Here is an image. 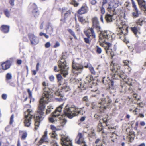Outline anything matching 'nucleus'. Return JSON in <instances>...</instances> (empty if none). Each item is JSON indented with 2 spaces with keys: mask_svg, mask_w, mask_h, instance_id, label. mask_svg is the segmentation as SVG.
Here are the masks:
<instances>
[{
  "mask_svg": "<svg viewBox=\"0 0 146 146\" xmlns=\"http://www.w3.org/2000/svg\"><path fill=\"white\" fill-rule=\"evenodd\" d=\"M127 33L125 31L124 29H123L120 30L117 34L119 36V38L125 41L126 40V35Z\"/></svg>",
  "mask_w": 146,
  "mask_h": 146,
  "instance_id": "5701e85b",
  "label": "nucleus"
},
{
  "mask_svg": "<svg viewBox=\"0 0 146 146\" xmlns=\"http://www.w3.org/2000/svg\"><path fill=\"white\" fill-rule=\"evenodd\" d=\"M60 140L62 146H72V141L68 137L62 135Z\"/></svg>",
  "mask_w": 146,
  "mask_h": 146,
  "instance_id": "dca6fc26",
  "label": "nucleus"
},
{
  "mask_svg": "<svg viewBox=\"0 0 146 146\" xmlns=\"http://www.w3.org/2000/svg\"><path fill=\"white\" fill-rule=\"evenodd\" d=\"M86 79L89 84L92 81L94 80V78L92 75H89L86 76Z\"/></svg>",
  "mask_w": 146,
  "mask_h": 146,
  "instance_id": "a19ab883",
  "label": "nucleus"
},
{
  "mask_svg": "<svg viewBox=\"0 0 146 146\" xmlns=\"http://www.w3.org/2000/svg\"><path fill=\"white\" fill-rule=\"evenodd\" d=\"M111 65V70L113 72L115 73L114 75L117 74L121 71V68L119 64L117 63H113Z\"/></svg>",
  "mask_w": 146,
  "mask_h": 146,
  "instance_id": "a211bd4d",
  "label": "nucleus"
},
{
  "mask_svg": "<svg viewBox=\"0 0 146 146\" xmlns=\"http://www.w3.org/2000/svg\"><path fill=\"white\" fill-rule=\"evenodd\" d=\"M60 45L59 42L57 41L56 42L55 44L54 45L53 47L54 48H56L57 47H59Z\"/></svg>",
  "mask_w": 146,
  "mask_h": 146,
  "instance_id": "e2e57ef3",
  "label": "nucleus"
},
{
  "mask_svg": "<svg viewBox=\"0 0 146 146\" xmlns=\"http://www.w3.org/2000/svg\"><path fill=\"white\" fill-rule=\"evenodd\" d=\"M102 120H103V123H105V124L106 125V127H107V128L108 129H115L114 128V127L110 128L108 126V125H107V118H105L104 119H102Z\"/></svg>",
  "mask_w": 146,
  "mask_h": 146,
  "instance_id": "49530a36",
  "label": "nucleus"
},
{
  "mask_svg": "<svg viewBox=\"0 0 146 146\" xmlns=\"http://www.w3.org/2000/svg\"><path fill=\"white\" fill-rule=\"evenodd\" d=\"M109 80V82H108L109 88L113 89H114L115 88L114 80Z\"/></svg>",
  "mask_w": 146,
  "mask_h": 146,
  "instance_id": "c9c22d12",
  "label": "nucleus"
},
{
  "mask_svg": "<svg viewBox=\"0 0 146 146\" xmlns=\"http://www.w3.org/2000/svg\"><path fill=\"white\" fill-rule=\"evenodd\" d=\"M138 2V4L141 7L143 8L144 9L145 13H146V3L144 0H136Z\"/></svg>",
  "mask_w": 146,
  "mask_h": 146,
  "instance_id": "bb28decb",
  "label": "nucleus"
},
{
  "mask_svg": "<svg viewBox=\"0 0 146 146\" xmlns=\"http://www.w3.org/2000/svg\"><path fill=\"white\" fill-rule=\"evenodd\" d=\"M89 83H82L80 84V86H79L78 87L80 88L81 90H84L89 88L92 87L91 86H89Z\"/></svg>",
  "mask_w": 146,
  "mask_h": 146,
  "instance_id": "473e14b6",
  "label": "nucleus"
},
{
  "mask_svg": "<svg viewBox=\"0 0 146 146\" xmlns=\"http://www.w3.org/2000/svg\"><path fill=\"white\" fill-rule=\"evenodd\" d=\"M84 134L79 133L77 136L75 140L76 143L81 145V146H87L84 137Z\"/></svg>",
  "mask_w": 146,
  "mask_h": 146,
  "instance_id": "f8f14e48",
  "label": "nucleus"
},
{
  "mask_svg": "<svg viewBox=\"0 0 146 146\" xmlns=\"http://www.w3.org/2000/svg\"><path fill=\"white\" fill-rule=\"evenodd\" d=\"M89 69L90 72L92 74L94 75H96V72L95 71L94 68L92 66L89 67Z\"/></svg>",
  "mask_w": 146,
  "mask_h": 146,
  "instance_id": "c03bdc74",
  "label": "nucleus"
},
{
  "mask_svg": "<svg viewBox=\"0 0 146 146\" xmlns=\"http://www.w3.org/2000/svg\"><path fill=\"white\" fill-rule=\"evenodd\" d=\"M70 89L69 86H68L66 83H64L61 87V92H57L56 93V96L60 97L59 98H56L58 101L60 102L65 100L63 94L65 92H69L70 91Z\"/></svg>",
  "mask_w": 146,
  "mask_h": 146,
  "instance_id": "0eeeda50",
  "label": "nucleus"
},
{
  "mask_svg": "<svg viewBox=\"0 0 146 146\" xmlns=\"http://www.w3.org/2000/svg\"><path fill=\"white\" fill-rule=\"evenodd\" d=\"M46 105L39 104L37 113L34 116V118L35 121V129L36 130L38 128L40 122L44 118V112L45 110Z\"/></svg>",
  "mask_w": 146,
  "mask_h": 146,
  "instance_id": "7ed1b4c3",
  "label": "nucleus"
},
{
  "mask_svg": "<svg viewBox=\"0 0 146 146\" xmlns=\"http://www.w3.org/2000/svg\"><path fill=\"white\" fill-rule=\"evenodd\" d=\"M130 124L132 128H133L135 130H137L138 125V122L137 121L135 122L134 120L131 121L130 122Z\"/></svg>",
  "mask_w": 146,
  "mask_h": 146,
  "instance_id": "72a5a7b5",
  "label": "nucleus"
},
{
  "mask_svg": "<svg viewBox=\"0 0 146 146\" xmlns=\"http://www.w3.org/2000/svg\"><path fill=\"white\" fill-rule=\"evenodd\" d=\"M107 100H102L101 102L98 103V104L101 105L98 106L100 108V110H101V111H103L104 109H106L111 102V100L109 97L108 96H107Z\"/></svg>",
  "mask_w": 146,
  "mask_h": 146,
  "instance_id": "ddd939ff",
  "label": "nucleus"
},
{
  "mask_svg": "<svg viewBox=\"0 0 146 146\" xmlns=\"http://www.w3.org/2000/svg\"><path fill=\"white\" fill-rule=\"evenodd\" d=\"M81 15H82L76 14V13L75 14V16L76 15H77L79 21L81 23H88V21L86 20L84 18L83 16Z\"/></svg>",
  "mask_w": 146,
  "mask_h": 146,
  "instance_id": "a878e982",
  "label": "nucleus"
},
{
  "mask_svg": "<svg viewBox=\"0 0 146 146\" xmlns=\"http://www.w3.org/2000/svg\"><path fill=\"white\" fill-rule=\"evenodd\" d=\"M105 19L106 21L108 23L113 22L115 20V18L114 17L113 15H110L109 14H107L106 15Z\"/></svg>",
  "mask_w": 146,
  "mask_h": 146,
  "instance_id": "b1692460",
  "label": "nucleus"
},
{
  "mask_svg": "<svg viewBox=\"0 0 146 146\" xmlns=\"http://www.w3.org/2000/svg\"><path fill=\"white\" fill-rule=\"evenodd\" d=\"M96 52L98 54H100L101 53L102 50L101 48L99 47H98V46H96Z\"/></svg>",
  "mask_w": 146,
  "mask_h": 146,
  "instance_id": "603ef678",
  "label": "nucleus"
},
{
  "mask_svg": "<svg viewBox=\"0 0 146 146\" xmlns=\"http://www.w3.org/2000/svg\"><path fill=\"white\" fill-rule=\"evenodd\" d=\"M56 78L57 82L58 83V85L59 86H60L62 85L61 82L62 80V78L61 74H57L56 75Z\"/></svg>",
  "mask_w": 146,
  "mask_h": 146,
  "instance_id": "4c0bfd02",
  "label": "nucleus"
},
{
  "mask_svg": "<svg viewBox=\"0 0 146 146\" xmlns=\"http://www.w3.org/2000/svg\"><path fill=\"white\" fill-rule=\"evenodd\" d=\"M27 91L28 93L29 98L30 99V102L32 99V93L29 89H27Z\"/></svg>",
  "mask_w": 146,
  "mask_h": 146,
  "instance_id": "09e8293b",
  "label": "nucleus"
},
{
  "mask_svg": "<svg viewBox=\"0 0 146 146\" xmlns=\"http://www.w3.org/2000/svg\"><path fill=\"white\" fill-rule=\"evenodd\" d=\"M23 41L28 42L29 41L28 38L26 36H23Z\"/></svg>",
  "mask_w": 146,
  "mask_h": 146,
  "instance_id": "338daca9",
  "label": "nucleus"
},
{
  "mask_svg": "<svg viewBox=\"0 0 146 146\" xmlns=\"http://www.w3.org/2000/svg\"><path fill=\"white\" fill-rule=\"evenodd\" d=\"M133 3V4H132V7H133V11H139L135 3Z\"/></svg>",
  "mask_w": 146,
  "mask_h": 146,
  "instance_id": "864d4df0",
  "label": "nucleus"
},
{
  "mask_svg": "<svg viewBox=\"0 0 146 146\" xmlns=\"http://www.w3.org/2000/svg\"><path fill=\"white\" fill-rule=\"evenodd\" d=\"M51 143L52 146H58L57 143L55 141H53Z\"/></svg>",
  "mask_w": 146,
  "mask_h": 146,
  "instance_id": "bf43d9fd",
  "label": "nucleus"
},
{
  "mask_svg": "<svg viewBox=\"0 0 146 146\" xmlns=\"http://www.w3.org/2000/svg\"><path fill=\"white\" fill-rule=\"evenodd\" d=\"M135 137V133L132 131H129V135L127 137L129 139V141L130 142H132L134 140Z\"/></svg>",
  "mask_w": 146,
  "mask_h": 146,
  "instance_id": "cd10ccee",
  "label": "nucleus"
},
{
  "mask_svg": "<svg viewBox=\"0 0 146 146\" xmlns=\"http://www.w3.org/2000/svg\"><path fill=\"white\" fill-rule=\"evenodd\" d=\"M48 132L46 130L44 133V134L41 138L40 139L38 142L37 145L40 146L44 142H48V138L47 135Z\"/></svg>",
  "mask_w": 146,
  "mask_h": 146,
  "instance_id": "6ab92c4d",
  "label": "nucleus"
},
{
  "mask_svg": "<svg viewBox=\"0 0 146 146\" xmlns=\"http://www.w3.org/2000/svg\"><path fill=\"white\" fill-rule=\"evenodd\" d=\"M84 33L86 37L84 38V41L86 44H90V37L95 38L96 37L95 32L93 28L89 27L87 28L84 30Z\"/></svg>",
  "mask_w": 146,
  "mask_h": 146,
  "instance_id": "39448f33",
  "label": "nucleus"
},
{
  "mask_svg": "<svg viewBox=\"0 0 146 146\" xmlns=\"http://www.w3.org/2000/svg\"><path fill=\"white\" fill-rule=\"evenodd\" d=\"M9 26L3 25L0 27V30L4 33H7L9 32Z\"/></svg>",
  "mask_w": 146,
  "mask_h": 146,
  "instance_id": "c85d7f7f",
  "label": "nucleus"
},
{
  "mask_svg": "<svg viewBox=\"0 0 146 146\" xmlns=\"http://www.w3.org/2000/svg\"><path fill=\"white\" fill-rule=\"evenodd\" d=\"M104 140H102L99 138L97 139L95 141V143L96 144V145L98 144H101L102 145L103 142Z\"/></svg>",
  "mask_w": 146,
  "mask_h": 146,
  "instance_id": "a18cd8bd",
  "label": "nucleus"
},
{
  "mask_svg": "<svg viewBox=\"0 0 146 146\" xmlns=\"http://www.w3.org/2000/svg\"><path fill=\"white\" fill-rule=\"evenodd\" d=\"M50 44L49 42H46L45 44V47L46 48H48L50 47Z\"/></svg>",
  "mask_w": 146,
  "mask_h": 146,
  "instance_id": "680f3d73",
  "label": "nucleus"
},
{
  "mask_svg": "<svg viewBox=\"0 0 146 146\" xmlns=\"http://www.w3.org/2000/svg\"><path fill=\"white\" fill-rule=\"evenodd\" d=\"M54 70L55 72H58L60 70V69L58 68L57 66H54Z\"/></svg>",
  "mask_w": 146,
  "mask_h": 146,
  "instance_id": "69168bd1",
  "label": "nucleus"
},
{
  "mask_svg": "<svg viewBox=\"0 0 146 146\" xmlns=\"http://www.w3.org/2000/svg\"><path fill=\"white\" fill-rule=\"evenodd\" d=\"M33 111L32 109H28L24 113L23 123L24 126L29 127L31 124V119L33 116Z\"/></svg>",
  "mask_w": 146,
  "mask_h": 146,
  "instance_id": "423d86ee",
  "label": "nucleus"
},
{
  "mask_svg": "<svg viewBox=\"0 0 146 146\" xmlns=\"http://www.w3.org/2000/svg\"><path fill=\"white\" fill-rule=\"evenodd\" d=\"M12 76L10 73H8L6 74V78L7 80H10L12 78Z\"/></svg>",
  "mask_w": 146,
  "mask_h": 146,
  "instance_id": "3c124183",
  "label": "nucleus"
},
{
  "mask_svg": "<svg viewBox=\"0 0 146 146\" xmlns=\"http://www.w3.org/2000/svg\"><path fill=\"white\" fill-rule=\"evenodd\" d=\"M14 117V115L12 114L11 115L10 120L9 124L10 125H12L13 122V118Z\"/></svg>",
  "mask_w": 146,
  "mask_h": 146,
  "instance_id": "5fc2aeb1",
  "label": "nucleus"
},
{
  "mask_svg": "<svg viewBox=\"0 0 146 146\" xmlns=\"http://www.w3.org/2000/svg\"><path fill=\"white\" fill-rule=\"evenodd\" d=\"M122 63L123 66H127L128 67L127 69L128 70V72L129 74L131 70V66L132 65V62L128 60H125L123 61Z\"/></svg>",
  "mask_w": 146,
  "mask_h": 146,
  "instance_id": "4be33fe9",
  "label": "nucleus"
},
{
  "mask_svg": "<svg viewBox=\"0 0 146 146\" xmlns=\"http://www.w3.org/2000/svg\"><path fill=\"white\" fill-rule=\"evenodd\" d=\"M33 9L32 11V13L35 17H38L40 15V11L38 9L37 5L35 3H33L32 5Z\"/></svg>",
  "mask_w": 146,
  "mask_h": 146,
  "instance_id": "412c9836",
  "label": "nucleus"
},
{
  "mask_svg": "<svg viewBox=\"0 0 146 146\" xmlns=\"http://www.w3.org/2000/svg\"><path fill=\"white\" fill-rule=\"evenodd\" d=\"M132 13V16L134 18H137L138 17L140 14V12L139 11H133Z\"/></svg>",
  "mask_w": 146,
  "mask_h": 146,
  "instance_id": "ea45409f",
  "label": "nucleus"
},
{
  "mask_svg": "<svg viewBox=\"0 0 146 146\" xmlns=\"http://www.w3.org/2000/svg\"><path fill=\"white\" fill-rule=\"evenodd\" d=\"M42 84L43 86V93L39 104L45 105V104L48 103L50 101L53 93L50 89L48 87L49 85L48 83L43 81Z\"/></svg>",
  "mask_w": 146,
  "mask_h": 146,
  "instance_id": "f03ea898",
  "label": "nucleus"
},
{
  "mask_svg": "<svg viewBox=\"0 0 146 146\" xmlns=\"http://www.w3.org/2000/svg\"><path fill=\"white\" fill-rule=\"evenodd\" d=\"M81 109L77 108L74 106H69L68 105L65 107L64 110V113L65 116L70 119L78 115L81 113Z\"/></svg>",
  "mask_w": 146,
  "mask_h": 146,
  "instance_id": "20e7f679",
  "label": "nucleus"
},
{
  "mask_svg": "<svg viewBox=\"0 0 146 146\" xmlns=\"http://www.w3.org/2000/svg\"><path fill=\"white\" fill-rule=\"evenodd\" d=\"M28 37L32 45H36L39 42V38L32 33H29L28 34Z\"/></svg>",
  "mask_w": 146,
  "mask_h": 146,
  "instance_id": "4468645a",
  "label": "nucleus"
},
{
  "mask_svg": "<svg viewBox=\"0 0 146 146\" xmlns=\"http://www.w3.org/2000/svg\"><path fill=\"white\" fill-rule=\"evenodd\" d=\"M58 66L60 71L63 74V76L66 77L68 75L69 68L66 64L65 60H59L58 62Z\"/></svg>",
  "mask_w": 146,
  "mask_h": 146,
  "instance_id": "6e6552de",
  "label": "nucleus"
},
{
  "mask_svg": "<svg viewBox=\"0 0 146 146\" xmlns=\"http://www.w3.org/2000/svg\"><path fill=\"white\" fill-rule=\"evenodd\" d=\"M19 133L21 135V139L22 140H25L28 134L26 131H20Z\"/></svg>",
  "mask_w": 146,
  "mask_h": 146,
  "instance_id": "7c9ffc66",
  "label": "nucleus"
},
{
  "mask_svg": "<svg viewBox=\"0 0 146 146\" xmlns=\"http://www.w3.org/2000/svg\"><path fill=\"white\" fill-rule=\"evenodd\" d=\"M120 24L122 26L121 27H118L119 28L120 30L124 29L125 31L127 33L128 32V27L125 24V22L121 21L120 22Z\"/></svg>",
  "mask_w": 146,
  "mask_h": 146,
  "instance_id": "c756f323",
  "label": "nucleus"
},
{
  "mask_svg": "<svg viewBox=\"0 0 146 146\" xmlns=\"http://www.w3.org/2000/svg\"><path fill=\"white\" fill-rule=\"evenodd\" d=\"M3 100H6L7 97V95L6 94H3L1 96Z\"/></svg>",
  "mask_w": 146,
  "mask_h": 146,
  "instance_id": "052dcab7",
  "label": "nucleus"
},
{
  "mask_svg": "<svg viewBox=\"0 0 146 146\" xmlns=\"http://www.w3.org/2000/svg\"><path fill=\"white\" fill-rule=\"evenodd\" d=\"M50 129L53 131H55L58 130L56 127L52 125H50Z\"/></svg>",
  "mask_w": 146,
  "mask_h": 146,
  "instance_id": "6e6d98bb",
  "label": "nucleus"
},
{
  "mask_svg": "<svg viewBox=\"0 0 146 146\" xmlns=\"http://www.w3.org/2000/svg\"><path fill=\"white\" fill-rule=\"evenodd\" d=\"M145 19L146 18L145 17L140 18L136 20V24L138 26H141L144 23H146Z\"/></svg>",
  "mask_w": 146,
  "mask_h": 146,
  "instance_id": "393cba45",
  "label": "nucleus"
},
{
  "mask_svg": "<svg viewBox=\"0 0 146 146\" xmlns=\"http://www.w3.org/2000/svg\"><path fill=\"white\" fill-rule=\"evenodd\" d=\"M106 78L105 77H102V81L103 84H106L108 83V81L105 79Z\"/></svg>",
  "mask_w": 146,
  "mask_h": 146,
  "instance_id": "4d7b16f0",
  "label": "nucleus"
},
{
  "mask_svg": "<svg viewBox=\"0 0 146 146\" xmlns=\"http://www.w3.org/2000/svg\"><path fill=\"white\" fill-rule=\"evenodd\" d=\"M72 72L74 74L78 75L81 73L84 68V66L79 63H76L73 61L72 63Z\"/></svg>",
  "mask_w": 146,
  "mask_h": 146,
  "instance_id": "1a4fd4ad",
  "label": "nucleus"
},
{
  "mask_svg": "<svg viewBox=\"0 0 146 146\" xmlns=\"http://www.w3.org/2000/svg\"><path fill=\"white\" fill-rule=\"evenodd\" d=\"M13 61V58H10L9 60L1 62V66L3 70H6L9 69Z\"/></svg>",
  "mask_w": 146,
  "mask_h": 146,
  "instance_id": "f3484780",
  "label": "nucleus"
},
{
  "mask_svg": "<svg viewBox=\"0 0 146 146\" xmlns=\"http://www.w3.org/2000/svg\"><path fill=\"white\" fill-rule=\"evenodd\" d=\"M3 12L5 15L7 17L9 18L10 16V11L8 9H6L4 10Z\"/></svg>",
  "mask_w": 146,
  "mask_h": 146,
  "instance_id": "37998d69",
  "label": "nucleus"
},
{
  "mask_svg": "<svg viewBox=\"0 0 146 146\" xmlns=\"http://www.w3.org/2000/svg\"><path fill=\"white\" fill-rule=\"evenodd\" d=\"M97 3L96 0H92L90 1V3L92 5H95Z\"/></svg>",
  "mask_w": 146,
  "mask_h": 146,
  "instance_id": "774afa93",
  "label": "nucleus"
},
{
  "mask_svg": "<svg viewBox=\"0 0 146 146\" xmlns=\"http://www.w3.org/2000/svg\"><path fill=\"white\" fill-rule=\"evenodd\" d=\"M132 83L131 82L128 83L127 82H123L122 85L121 86L122 88L125 91L127 90L128 89V88L129 86H132Z\"/></svg>",
  "mask_w": 146,
  "mask_h": 146,
  "instance_id": "2f4dec72",
  "label": "nucleus"
},
{
  "mask_svg": "<svg viewBox=\"0 0 146 146\" xmlns=\"http://www.w3.org/2000/svg\"><path fill=\"white\" fill-rule=\"evenodd\" d=\"M68 32L74 37L76 40L77 39V38L76 36L75 33L71 29H67Z\"/></svg>",
  "mask_w": 146,
  "mask_h": 146,
  "instance_id": "79ce46f5",
  "label": "nucleus"
},
{
  "mask_svg": "<svg viewBox=\"0 0 146 146\" xmlns=\"http://www.w3.org/2000/svg\"><path fill=\"white\" fill-rule=\"evenodd\" d=\"M117 75L123 80L127 78V76L125 75L123 71H121Z\"/></svg>",
  "mask_w": 146,
  "mask_h": 146,
  "instance_id": "e433bc0d",
  "label": "nucleus"
},
{
  "mask_svg": "<svg viewBox=\"0 0 146 146\" xmlns=\"http://www.w3.org/2000/svg\"><path fill=\"white\" fill-rule=\"evenodd\" d=\"M49 78L50 80L52 82L53 81L54 79V76L52 75L49 76Z\"/></svg>",
  "mask_w": 146,
  "mask_h": 146,
  "instance_id": "13d9d810",
  "label": "nucleus"
},
{
  "mask_svg": "<svg viewBox=\"0 0 146 146\" xmlns=\"http://www.w3.org/2000/svg\"><path fill=\"white\" fill-rule=\"evenodd\" d=\"M63 107V104H62L57 108L55 111L52 113V116L53 117H57L59 116L61 113Z\"/></svg>",
  "mask_w": 146,
  "mask_h": 146,
  "instance_id": "aec40b11",
  "label": "nucleus"
},
{
  "mask_svg": "<svg viewBox=\"0 0 146 146\" xmlns=\"http://www.w3.org/2000/svg\"><path fill=\"white\" fill-rule=\"evenodd\" d=\"M57 136L55 131H53L51 134V137L52 138H54V139H56Z\"/></svg>",
  "mask_w": 146,
  "mask_h": 146,
  "instance_id": "8fccbe9b",
  "label": "nucleus"
},
{
  "mask_svg": "<svg viewBox=\"0 0 146 146\" xmlns=\"http://www.w3.org/2000/svg\"><path fill=\"white\" fill-rule=\"evenodd\" d=\"M70 4L72 5L75 7H76L79 5V3L76 0H70Z\"/></svg>",
  "mask_w": 146,
  "mask_h": 146,
  "instance_id": "58836bf2",
  "label": "nucleus"
},
{
  "mask_svg": "<svg viewBox=\"0 0 146 146\" xmlns=\"http://www.w3.org/2000/svg\"><path fill=\"white\" fill-rule=\"evenodd\" d=\"M91 21L92 24L91 27L95 29L98 32L100 31L101 28L98 17L96 16L93 17L91 18Z\"/></svg>",
  "mask_w": 146,
  "mask_h": 146,
  "instance_id": "9d476101",
  "label": "nucleus"
},
{
  "mask_svg": "<svg viewBox=\"0 0 146 146\" xmlns=\"http://www.w3.org/2000/svg\"><path fill=\"white\" fill-rule=\"evenodd\" d=\"M99 35L100 45L104 48L106 53L110 55L113 58L115 55L114 52L116 50L115 45L112 47V44L110 42H105L106 41L111 42L113 40L112 33L109 31L104 30L100 31Z\"/></svg>",
  "mask_w": 146,
  "mask_h": 146,
  "instance_id": "f257e3e1",
  "label": "nucleus"
},
{
  "mask_svg": "<svg viewBox=\"0 0 146 146\" xmlns=\"http://www.w3.org/2000/svg\"><path fill=\"white\" fill-rule=\"evenodd\" d=\"M62 14H64V18L61 19V21L64 23L65 22L66 20L68 18H70L71 16V11L70 10H68L67 7H63L61 10Z\"/></svg>",
  "mask_w": 146,
  "mask_h": 146,
  "instance_id": "9b49d317",
  "label": "nucleus"
},
{
  "mask_svg": "<svg viewBox=\"0 0 146 146\" xmlns=\"http://www.w3.org/2000/svg\"><path fill=\"white\" fill-rule=\"evenodd\" d=\"M89 10V8L87 5L86 3H84L77 11L76 13L78 14H85L87 13Z\"/></svg>",
  "mask_w": 146,
  "mask_h": 146,
  "instance_id": "2eb2a0df",
  "label": "nucleus"
},
{
  "mask_svg": "<svg viewBox=\"0 0 146 146\" xmlns=\"http://www.w3.org/2000/svg\"><path fill=\"white\" fill-rule=\"evenodd\" d=\"M130 4V3L128 1H126L124 4V6L125 7L128 8Z\"/></svg>",
  "mask_w": 146,
  "mask_h": 146,
  "instance_id": "0e129e2a",
  "label": "nucleus"
},
{
  "mask_svg": "<svg viewBox=\"0 0 146 146\" xmlns=\"http://www.w3.org/2000/svg\"><path fill=\"white\" fill-rule=\"evenodd\" d=\"M103 129V127L102 125V123L101 122L99 123L97 128V130L99 131H102Z\"/></svg>",
  "mask_w": 146,
  "mask_h": 146,
  "instance_id": "de8ad7c7",
  "label": "nucleus"
},
{
  "mask_svg": "<svg viewBox=\"0 0 146 146\" xmlns=\"http://www.w3.org/2000/svg\"><path fill=\"white\" fill-rule=\"evenodd\" d=\"M131 30L134 33V34L136 35L140 30V28L138 26H134L130 28Z\"/></svg>",
  "mask_w": 146,
  "mask_h": 146,
  "instance_id": "f704fd0d",
  "label": "nucleus"
}]
</instances>
